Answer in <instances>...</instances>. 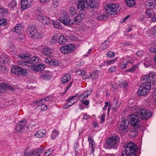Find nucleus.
I'll list each match as a JSON object with an SVG mask.
<instances>
[{"label": "nucleus", "mask_w": 156, "mask_h": 156, "mask_svg": "<svg viewBox=\"0 0 156 156\" xmlns=\"http://www.w3.org/2000/svg\"><path fill=\"white\" fill-rule=\"evenodd\" d=\"M142 80L143 83L137 91L138 96L145 95L149 91L151 84H154L156 81V75L152 73H150L144 76Z\"/></svg>", "instance_id": "f257e3e1"}, {"label": "nucleus", "mask_w": 156, "mask_h": 156, "mask_svg": "<svg viewBox=\"0 0 156 156\" xmlns=\"http://www.w3.org/2000/svg\"><path fill=\"white\" fill-rule=\"evenodd\" d=\"M125 150L122 152L121 156H136L137 147L134 143H127L124 147Z\"/></svg>", "instance_id": "f03ea898"}, {"label": "nucleus", "mask_w": 156, "mask_h": 156, "mask_svg": "<svg viewBox=\"0 0 156 156\" xmlns=\"http://www.w3.org/2000/svg\"><path fill=\"white\" fill-rule=\"evenodd\" d=\"M131 111L134 113H137L140 114L141 119H146L149 118L152 115V114L149 110L144 109L136 108V107L135 106H133L132 108Z\"/></svg>", "instance_id": "7ed1b4c3"}, {"label": "nucleus", "mask_w": 156, "mask_h": 156, "mask_svg": "<svg viewBox=\"0 0 156 156\" xmlns=\"http://www.w3.org/2000/svg\"><path fill=\"white\" fill-rule=\"evenodd\" d=\"M26 32L29 36L35 39L41 38V34L38 32L36 27L33 26L28 27Z\"/></svg>", "instance_id": "20e7f679"}, {"label": "nucleus", "mask_w": 156, "mask_h": 156, "mask_svg": "<svg viewBox=\"0 0 156 156\" xmlns=\"http://www.w3.org/2000/svg\"><path fill=\"white\" fill-rule=\"evenodd\" d=\"M119 7L117 3L108 4L106 7V12L108 14L115 15L119 12Z\"/></svg>", "instance_id": "39448f33"}, {"label": "nucleus", "mask_w": 156, "mask_h": 156, "mask_svg": "<svg viewBox=\"0 0 156 156\" xmlns=\"http://www.w3.org/2000/svg\"><path fill=\"white\" fill-rule=\"evenodd\" d=\"M120 138L118 135H115L108 138L107 140L106 143L109 148H113L120 142Z\"/></svg>", "instance_id": "423d86ee"}, {"label": "nucleus", "mask_w": 156, "mask_h": 156, "mask_svg": "<svg viewBox=\"0 0 156 156\" xmlns=\"http://www.w3.org/2000/svg\"><path fill=\"white\" fill-rule=\"evenodd\" d=\"M75 49L74 45L73 44H70L61 47L60 51L63 54H67L73 51Z\"/></svg>", "instance_id": "0eeeda50"}, {"label": "nucleus", "mask_w": 156, "mask_h": 156, "mask_svg": "<svg viewBox=\"0 0 156 156\" xmlns=\"http://www.w3.org/2000/svg\"><path fill=\"white\" fill-rule=\"evenodd\" d=\"M129 117L131 125L134 127H139L140 121L139 116L136 114H132Z\"/></svg>", "instance_id": "6e6552de"}, {"label": "nucleus", "mask_w": 156, "mask_h": 156, "mask_svg": "<svg viewBox=\"0 0 156 156\" xmlns=\"http://www.w3.org/2000/svg\"><path fill=\"white\" fill-rule=\"evenodd\" d=\"M60 20L65 25H67L70 24V19L68 15L65 11H63L60 18Z\"/></svg>", "instance_id": "1a4fd4ad"}, {"label": "nucleus", "mask_w": 156, "mask_h": 156, "mask_svg": "<svg viewBox=\"0 0 156 156\" xmlns=\"http://www.w3.org/2000/svg\"><path fill=\"white\" fill-rule=\"evenodd\" d=\"M37 15V18L42 24L47 25L50 23V20L46 16L39 13Z\"/></svg>", "instance_id": "9d476101"}, {"label": "nucleus", "mask_w": 156, "mask_h": 156, "mask_svg": "<svg viewBox=\"0 0 156 156\" xmlns=\"http://www.w3.org/2000/svg\"><path fill=\"white\" fill-rule=\"evenodd\" d=\"M76 6L78 9H87L88 7L87 0H76Z\"/></svg>", "instance_id": "9b49d317"}, {"label": "nucleus", "mask_w": 156, "mask_h": 156, "mask_svg": "<svg viewBox=\"0 0 156 156\" xmlns=\"http://www.w3.org/2000/svg\"><path fill=\"white\" fill-rule=\"evenodd\" d=\"M145 13L148 18H151L153 15L154 16L152 19V21L153 22L156 21V14H155L153 12L152 9H146Z\"/></svg>", "instance_id": "f8f14e48"}, {"label": "nucleus", "mask_w": 156, "mask_h": 156, "mask_svg": "<svg viewBox=\"0 0 156 156\" xmlns=\"http://www.w3.org/2000/svg\"><path fill=\"white\" fill-rule=\"evenodd\" d=\"M85 11L84 9H81L79 11V14L75 18L74 20V22H78L83 20L85 17Z\"/></svg>", "instance_id": "ddd939ff"}, {"label": "nucleus", "mask_w": 156, "mask_h": 156, "mask_svg": "<svg viewBox=\"0 0 156 156\" xmlns=\"http://www.w3.org/2000/svg\"><path fill=\"white\" fill-rule=\"evenodd\" d=\"M26 120L23 119L17 124L16 127V130L17 132H19L21 131L24 128L26 124Z\"/></svg>", "instance_id": "4468645a"}, {"label": "nucleus", "mask_w": 156, "mask_h": 156, "mask_svg": "<svg viewBox=\"0 0 156 156\" xmlns=\"http://www.w3.org/2000/svg\"><path fill=\"white\" fill-rule=\"evenodd\" d=\"M32 0H21V8L23 10H24L30 7Z\"/></svg>", "instance_id": "2eb2a0df"}, {"label": "nucleus", "mask_w": 156, "mask_h": 156, "mask_svg": "<svg viewBox=\"0 0 156 156\" xmlns=\"http://www.w3.org/2000/svg\"><path fill=\"white\" fill-rule=\"evenodd\" d=\"M129 121L127 120H122L120 126V129L124 130L126 129L129 125Z\"/></svg>", "instance_id": "dca6fc26"}, {"label": "nucleus", "mask_w": 156, "mask_h": 156, "mask_svg": "<svg viewBox=\"0 0 156 156\" xmlns=\"http://www.w3.org/2000/svg\"><path fill=\"white\" fill-rule=\"evenodd\" d=\"M51 73L50 72H45L42 74L40 76L41 78L44 80H50L51 77Z\"/></svg>", "instance_id": "f3484780"}, {"label": "nucleus", "mask_w": 156, "mask_h": 156, "mask_svg": "<svg viewBox=\"0 0 156 156\" xmlns=\"http://www.w3.org/2000/svg\"><path fill=\"white\" fill-rule=\"evenodd\" d=\"M71 79V76L68 73L65 74L62 79V83H65L68 82Z\"/></svg>", "instance_id": "a211bd4d"}, {"label": "nucleus", "mask_w": 156, "mask_h": 156, "mask_svg": "<svg viewBox=\"0 0 156 156\" xmlns=\"http://www.w3.org/2000/svg\"><path fill=\"white\" fill-rule=\"evenodd\" d=\"M45 130L44 129H41L36 132L35 134V135L37 137L41 138L45 134Z\"/></svg>", "instance_id": "6ab92c4d"}, {"label": "nucleus", "mask_w": 156, "mask_h": 156, "mask_svg": "<svg viewBox=\"0 0 156 156\" xmlns=\"http://www.w3.org/2000/svg\"><path fill=\"white\" fill-rule=\"evenodd\" d=\"M21 68V67L18 66H13L11 71L15 75L17 76H20V72Z\"/></svg>", "instance_id": "aec40b11"}, {"label": "nucleus", "mask_w": 156, "mask_h": 156, "mask_svg": "<svg viewBox=\"0 0 156 156\" xmlns=\"http://www.w3.org/2000/svg\"><path fill=\"white\" fill-rule=\"evenodd\" d=\"M43 52V53L47 56H51L53 53L51 50L48 48H44Z\"/></svg>", "instance_id": "412c9836"}, {"label": "nucleus", "mask_w": 156, "mask_h": 156, "mask_svg": "<svg viewBox=\"0 0 156 156\" xmlns=\"http://www.w3.org/2000/svg\"><path fill=\"white\" fill-rule=\"evenodd\" d=\"M39 58L36 56H34L32 57L28 61L30 65H31L32 64H36L39 62Z\"/></svg>", "instance_id": "4be33fe9"}, {"label": "nucleus", "mask_w": 156, "mask_h": 156, "mask_svg": "<svg viewBox=\"0 0 156 156\" xmlns=\"http://www.w3.org/2000/svg\"><path fill=\"white\" fill-rule=\"evenodd\" d=\"M88 6H89L91 8L96 7L98 5L97 0H89Z\"/></svg>", "instance_id": "5701e85b"}, {"label": "nucleus", "mask_w": 156, "mask_h": 156, "mask_svg": "<svg viewBox=\"0 0 156 156\" xmlns=\"http://www.w3.org/2000/svg\"><path fill=\"white\" fill-rule=\"evenodd\" d=\"M145 5L146 6V9H152V7H154V5L152 1L150 0L146 2L145 3Z\"/></svg>", "instance_id": "b1692460"}, {"label": "nucleus", "mask_w": 156, "mask_h": 156, "mask_svg": "<svg viewBox=\"0 0 156 156\" xmlns=\"http://www.w3.org/2000/svg\"><path fill=\"white\" fill-rule=\"evenodd\" d=\"M152 63V60L150 58H146L144 62V65L146 68H147L151 65Z\"/></svg>", "instance_id": "393cba45"}, {"label": "nucleus", "mask_w": 156, "mask_h": 156, "mask_svg": "<svg viewBox=\"0 0 156 156\" xmlns=\"http://www.w3.org/2000/svg\"><path fill=\"white\" fill-rule=\"evenodd\" d=\"M67 41V40L65 37L63 35H61L58 39V42L59 44H64L66 43Z\"/></svg>", "instance_id": "a878e982"}, {"label": "nucleus", "mask_w": 156, "mask_h": 156, "mask_svg": "<svg viewBox=\"0 0 156 156\" xmlns=\"http://www.w3.org/2000/svg\"><path fill=\"white\" fill-rule=\"evenodd\" d=\"M88 140L89 144L90 145V147L92 149V151H93L95 149V144L94 140L90 136L88 137Z\"/></svg>", "instance_id": "bb28decb"}, {"label": "nucleus", "mask_w": 156, "mask_h": 156, "mask_svg": "<svg viewBox=\"0 0 156 156\" xmlns=\"http://www.w3.org/2000/svg\"><path fill=\"white\" fill-rule=\"evenodd\" d=\"M16 6L17 3L15 0L12 1L9 3L8 5L9 8L12 10L16 8Z\"/></svg>", "instance_id": "cd10ccee"}, {"label": "nucleus", "mask_w": 156, "mask_h": 156, "mask_svg": "<svg viewBox=\"0 0 156 156\" xmlns=\"http://www.w3.org/2000/svg\"><path fill=\"white\" fill-rule=\"evenodd\" d=\"M10 61V58L8 57L7 56L4 57L2 55L0 58V63H5Z\"/></svg>", "instance_id": "c85d7f7f"}, {"label": "nucleus", "mask_w": 156, "mask_h": 156, "mask_svg": "<svg viewBox=\"0 0 156 156\" xmlns=\"http://www.w3.org/2000/svg\"><path fill=\"white\" fill-rule=\"evenodd\" d=\"M127 5L129 7L133 6L136 4L135 0H125Z\"/></svg>", "instance_id": "c756f323"}, {"label": "nucleus", "mask_w": 156, "mask_h": 156, "mask_svg": "<svg viewBox=\"0 0 156 156\" xmlns=\"http://www.w3.org/2000/svg\"><path fill=\"white\" fill-rule=\"evenodd\" d=\"M59 134L58 130L54 129L52 131V133L51 135V138L52 140L55 139Z\"/></svg>", "instance_id": "7c9ffc66"}, {"label": "nucleus", "mask_w": 156, "mask_h": 156, "mask_svg": "<svg viewBox=\"0 0 156 156\" xmlns=\"http://www.w3.org/2000/svg\"><path fill=\"white\" fill-rule=\"evenodd\" d=\"M30 55L28 54H27L25 53L21 54L18 55V57L22 60H26L27 58H29L30 57Z\"/></svg>", "instance_id": "2f4dec72"}, {"label": "nucleus", "mask_w": 156, "mask_h": 156, "mask_svg": "<svg viewBox=\"0 0 156 156\" xmlns=\"http://www.w3.org/2000/svg\"><path fill=\"white\" fill-rule=\"evenodd\" d=\"M37 104H39L38 107L40 108H39L41 109L42 111H45L48 109V107L47 105L44 104H42L43 103H38L37 101L36 102Z\"/></svg>", "instance_id": "473e14b6"}, {"label": "nucleus", "mask_w": 156, "mask_h": 156, "mask_svg": "<svg viewBox=\"0 0 156 156\" xmlns=\"http://www.w3.org/2000/svg\"><path fill=\"white\" fill-rule=\"evenodd\" d=\"M123 60L127 63H132L133 62L132 58L129 56L123 57Z\"/></svg>", "instance_id": "72a5a7b5"}, {"label": "nucleus", "mask_w": 156, "mask_h": 156, "mask_svg": "<svg viewBox=\"0 0 156 156\" xmlns=\"http://www.w3.org/2000/svg\"><path fill=\"white\" fill-rule=\"evenodd\" d=\"M68 10L69 14L72 16H75L76 14L77 10L75 8H69Z\"/></svg>", "instance_id": "f704fd0d"}, {"label": "nucleus", "mask_w": 156, "mask_h": 156, "mask_svg": "<svg viewBox=\"0 0 156 156\" xmlns=\"http://www.w3.org/2000/svg\"><path fill=\"white\" fill-rule=\"evenodd\" d=\"M8 72V70L5 66H0V73L1 74H6Z\"/></svg>", "instance_id": "c9c22d12"}, {"label": "nucleus", "mask_w": 156, "mask_h": 156, "mask_svg": "<svg viewBox=\"0 0 156 156\" xmlns=\"http://www.w3.org/2000/svg\"><path fill=\"white\" fill-rule=\"evenodd\" d=\"M34 68L36 67V69L37 70H42L45 67V66L43 63H41L38 64L37 66H34Z\"/></svg>", "instance_id": "e433bc0d"}, {"label": "nucleus", "mask_w": 156, "mask_h": 156, "mask_svg": "<svg viewBox=\"0 0 156 156\" xmlns=\"http://www.w3.org/2000/svg\"><path fill=\"white\" fill-rule=\"evenodd\" d=\"M21 27V25L17 24L13 29H12V30L13 31L16 33H18L22 29Z\"/></svg>", "instance_id": "4c0bfd02"}, {"label": "nucleus", "mask_w": 156, "mask_h": 156, "mask_svg": "<svg viewBox=\"0 0 156 156\" xmlns=\"http://www.w3.org/2000/svg\"><path fill=\"white\" fill-rule=\"evenodd\" d=\"M27 148L24 151V156H32L35 153V151L32 150L30 152H27Z\"/></svg>", "instance_id": "58836bf2"}, {"label": "nucleus", "mask_w": 156, "mask_h": 156, "mask_svg": "<svg viewBox=\"0 0 156 156\" xmlns=\"http://www.w3.org/2000/svg\"><path fill=\"white\" fill-rule=\"evenodd\" d=\"M52 25L53 27L57 29H60L61 28V25L59 22L57 21H54L52 23Z\"/></svg>", "instance_id": "ea45409f"}, {"label": "nucleus", "mask_w": 156, "mask_h": 156, "mask_svg": "<svg viewBox=\"0 0 156 156\" xmlns=\"http://www.w3.org/2000/svg\"><path fill=\"white\" fill-rule=\"evenodd\" d=\"M58 39V34H55L51 39V41L53 43H55L57 41Z\"/></svg>", "instance_id": "a19ab883"}, {"label": "nucleus", "mask_w": 156, "mask_h": 156, "mask_svg": "<svg viewBox=\"0 0 156 156\" xmlns=\"http://www.w3.org/2000/svg\"><path fill=\"white\" fill-rule=\"evenodd\" d=\"M76 97V96H72L69 97L68 101H70L71 103L73 104L75 103L78 100V98H76L75 97Z\"/></svg>", "instance_id": "79ce46f5"}, {"label": "nucleus", "mask_w": 156, "mask_h": 156, "mask_svg": "<svg viewBox=\"0 0 156 156\" xmlns=\"http://www.w3.org/2000/svg\"><path fill=\"white\" fill-rule=\"evenodd\" d=\"M6 89V87L4 84L0 85V93H5Z\"/></svg>", "instance_id": "37998d69"}, {"label": "nucleus", "mask_w": 156, "mask_h": 156, "mask_svg": "<svg viewBox=\"0 0 156 156\" xmlns=\"http://www.w3.org/2000/svg\"><path fill=\"white\" fill-rule=\"evenodd\" d=\"M58 61L57 60L55 59H51V61L50 63V65L54 66H57L58 65Z\"/></svg>", "instance_id": "c03bdc74"}, {"label": "nucleus", "mask_w": 156, "mask_h": 156, "mask_svg": "<svg viewBox=\"0 0 156 156\" xmlns=\"http://www.w3.org/2000/svg\"><path fill=\"white\" fill-rule=\"evenodd\" d=\"M50 100V97L49 96H47L44 99H41L39 101H37V103H44L46 101H48Z\"/></svg>", "instance_id": "a18cd8bd"}, {"label": "nucleus", "mask_w": 156, "mask_h": 156, "mask_svg": "<svg viewBox=\"0 0 156 156\" xmlns=\"http://www.w3.org/2000/svg\"><path fill=\"white\" fill-rule=\"evenodd\" d=\"M119 85L121 88H126L127 87V83L125 81H123L122 82L120 83H119Z\"/></svg>", "instance_id": "49530a36"}, {"label": "nucleus", "mask_w": 156, "mask_h": 156, "mask_svg": "<svg viewBox=\"0 0 156 156\" xmlns=\"http://www.w3.org/2000/svg\"><path fill=\"white\" fill-rule=\"evenodd\" d=\"M20 72V75L26 76L28 73V72L27 70L22 68H21Z\"/></svg>", "instance_id": "de8ad7c7"}, {"label": "nucleus", "mask_w": 156, "mask_h": 156, "mask_svg": "<svg viewBox=\"0 0 156 156\" xmlns=\"http://www.w3.org/2000/svg\"><path fill=\"white\" fill-rule=\"evenodd\" d=\"M110 41L108 40H106L102 44L103 48H105L108 47Z\"/></svg>", "instance_id": "09e8293b"}, {"label": "nucleus", "mask_w": 156, "mask_h": 156, "mask_svg": "<svg viewBox=\"0 0 156 156\" xmlns=\"http://www.w3.org/2000/svg\"><path fill=\"white\" fill-rule=\"evenodd\" d=\"M127 64V63L125 61H124V60H123L120 62L119 66L122 69H125L126 67Z\"/></svg>", "instance_id": "8fccbe9b"}, {"label": "nucleus", "mask_w": 156, "mask_h": 156, "mask_svg": "<svg viewBox=\"0 0 156 156\" xmlns=\"http://www.w3.org/2000/svg\"><path fill=\"white\" fill-rule=\"evenodd\" d=\"M8 12L7 9L3 8L0 7V13L2 14H4Z\"/></svg>", "instance_id": "3c124183"}, {"label": "nucleus", "mask_w": 156, "mask_h": 156, "mask_svg": "<svg viewBox=\"0 0 156 156\" xmlns=\"http://www.w3.org/2000/svg\"><path fill=\"white\" fill-rule=\"evenodd\" d=\"M53 5L55 8H57L59 5V0H53Z\"/></svg>", "instance_id": "603ef678"}, {"label": "nucleus", "mask_w": 156, "mask_h": 156, "mask_svg": "<svg viewBox=\"0 0 156 156\" xmlns=\"http://www.w3.org/2000/svg\"><path fill=\"white\" fill-rule=\"evenodd\" d=\"M106 54L108 57L112 58L114 57L115 56V53L110 51L107 52Z\"/></svg>", "instance_id": "864d4df0"}, {"label": "nucleus", "mask_w": 156, "mask_h": 156, "mask_svg": "<svg viewBox=\"0 0 156 156\" xmlns=\"http://www.w3.org/2000/svg\"><path fill=\"white\" fill-rule=\"evenodd\" d=\"M44 150V149L43 148H38L37 149L36 151H35V153L36 154H40L41 153H42L43 152V151Z\"/></svg>", "instance_id": "5fc2aeb1"}, {"label": "nucleus", "mask_w": 156, "mask_h": 156, "mask_svg": "<svg viewBox=\"0 0 156 156\" xmlns=\"http://www.w3.org/2000/svg\"><path fill=\"white\" fill-rule=\"evenodd\" d=\"M9 48L10 51H14L15 50L16 47L13 44H11L10 45Z\"/></svg>", "instance_id": "6e6d98bb"}, {"label": "nucleus", "mask_w": 156, "mask_h": 156, "mask_svg": "<svg viewBox=\"0 0 156 156\" xmlns=\"http://www.w3.org/2000/svg\"><path fill=\"white\" fill-rule=\"evenodd\" d=\"M106 18L107 15L106 14H103L98 16V19L100 20H103Z\"/></svg>", "instance_id": "4d7b16f0"}, {"label": "nucleus", "mask_w": 156, "mask_h": 156, "mask_svg": "<svg viewBox=\"0 0 156 156\" xmlns=\"http://www.w3.org/2000/svg\"><path fill=\"white\" fill-rule=\"evenodd\" d=\"M22 66H28L29 67H32V65H30V64H29L28 61H23Z\"/></svg>", "instance_id": "13d9d810"}, {"label": "nucleus", "mask_w": 156, "mask_h": 156, "mask_svg": "<svg viewBox=\"0 0 156 156\" xmlns=\"http://www.w3.org/2000/svg\"><path fill=\"white\" fill-rule=\"evenodd\" d=\"M149 51H150L152 53H156V47H151L149 48Z\"/></svg>", "instance_id": "bf43d9fd"}, {"label": "nucleus", "mask_w": 156, "mask_h": 156, "mask_svg": "<svg viewBox=\"0 0 156 156\" xmlns=\"http://www.w3.org/2000/svg\"><path fill=\"white\" fill-rule=\"evenodd\" d=\"M51 60V58H45L44 60V62L45 63L47 64H48L49 65H50Z\"/></svg>", "instance_id": "052dcab7"}, {"label": "nucleus", "mask_w": 156, "mask_h": 156, "mask_svg": "<svg viewBox=\"0 0 156 156\" xmlns=\"http://www.w3.org/2000/svg\"><path fill=\"white\" fill-rule=\"evenodd\" d=\"M51 149H49L45 153L44 156H49L51 153Z\"/></svg>", "instance_id": "680f3d73"}, {"label": "nucleus", "mask_w": 156, "mask_h": 156, "mask_svg": "<svg viewBox=\"0 0 156 156\" xmlns=\"http://www.w3.org/2000/svg\"><path fill=\"white\" fill-rule=\"evenodd\" d=\"M76 73L78 75H84L85 73V72L82 70H79L76 71Z\"/></svg>", "instance_id": "e2e57ef3"}, {"label": "nucleus", "mask_w": 156, "mask_h": 156, "mask_svg": "<svg viewBox=\"0 0 156 156\" xmlns=\"http://www.w3.org/2000/svg\"><path fill=\"white\" fill-rule=\"evenodd\" d=\"M116 70V68L115 66H113L109 69V71L110 72H114Z\"/></svg>", "instance_id": "0e129e2a"}, {"label": "nucleus", "mask_w": 156, "mask_h": 156, "mask_svg": "<svg viewBox=\"0 0 156 156\" xmlns=\"http://www.w3.org/2000/svg\"><path fill=\"white\" fill-rule=\"evenodd\" d=\"M6 20L4 19H0V25L3 24L5 25L6 24Z\"/></svg>", "instance_id": "69168bd1"}, {"label": "nucleus", "mask_w": 156, "mask_h": 156, "mask_svg": "<svg viewBox=\"0 0 156 156\" xmlns=\"http://www.w3.org/2000/svg\"><path fill=\"white\" fill-rule=\"evenodd\" d=\"M136 54L139 57H141L143 55L144 53L143 51L140 50L136 53Z\"/></svg>", "instance_id": "338daca9"}, {"label": "nucleus", "mask_w": 156, "mask_h": 156, "mask_svg": "<svg viewBox=\"0 0 156 156\" xmlns=\"http://www.w3.org/2000/svg\"><path fill=\"white\" fill-rule=\"evenodd\" d=\"M84 98H85L84 97V95L82 94L79 96V97L78 99L79 100L82 101Z\"/></svg>", "instance_id": "774afa93"}]
</instances>
